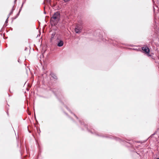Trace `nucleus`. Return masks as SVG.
Here are the masks:
<instances>
[{
  "instance_id": "obj_2",
  "label": "nucleus",
  "mask_w": 159,
  "mask_h": 159,
  "mask_svg": "<svg viewBox=\"0 0 159 159\" xmlns=\"http://www.w3.org/2000/svg\"><path fill=\"white\" fill-rule=\"evenodd\" d=\"M142 50L144 51L149 57L150 56L149 55L150 50L147 47H143L142 48Z\"/></svg>"
},
{
  "instance_id": "obj_12",
  "label": "nucleus",
  "mask_w": 159,
  "mask_h": 159,
  "mask_svg": "<svg viewBox=\"0 0 159 159\" xmlns=\"http://www.w3.org/2000/svg\"><path fill=\"white\" fill-rule=\"evenodd\" d=\"M65 2H67L70 0H63Z\"/></svg>"
},
{
  "instance_id": "obj_4",
  "label": "nucleus",
  "mask_w": 159,
  "mask_h": 159,
  "mask_svg": "<svg viewBox=\"0 0 159 159\" xmlns=\"http://www.w3.org/2000/svg\"><path fill=\"white\" fill-rule=\"evenodd\" d=\"M64 43L63 41L61 40H59L57 41V46L59 47H61L63 45Z\"/></svg>"
},
{
  "instance_id": "obj_16",
  "label": "nucleus",
  "mask_w": 159,
  "mask_h": 159,
  "mask_svg": "<svg viewBox=\"0 0 159 159\" xmlns=\"http://www.w3.org/2000/svg\"><path fill=\"white\" fill-rule=\"evenodd\" d=\"M90 132L92 133H93V132L92 131H91Z\"/></svg>"
},
{
  "instance_id": "obj_18",
  "label": "nucleus",
  "mask_w": 159,
  "mask_h": 159,
  "mask_svg": "<svg viewBox=\"0 0 159 159\" xmlns=\"http://www.w3.org/2000/svg\"><path fill=\"white\" fill-rule=\"evenodd\" d=\"M44 13L45 14H46V12H44Z\"/></svg>"
},
{
  "instance_id": "obj_10",
  "label": "nucleus",
  "mask_w": 159,
  "mask_h": 159,
  "mask_svg": "<svg viewBox=\"0 0 159 159\" xmlns=\"http://www.w3.org/2000/svg\"><path fill=\"white\" fill-rule=\"evenodd\" d=\"M20 13V12H18V13L16 15V18H15V19L16 18L19 16Z\"/></svg>"
},
{
  "instance_id": "obj_17",
  "label": "nucleus",
  "mask_w": 159,
  "mask_h": 159,
  "mask_svg": "<svg viewBox=\"0 0 159 159\" xmlns=\"http://www.w3.org/2000/svg\"><path fill=\"white\" fill-rule=\"evenodd\" d=\"M18 62H19V61H19V60H18Z\"/></svg>"
},
{
  "instance_id": "obj_9",
  "label": "nucleus",
  "mask_w": 159,
  "mask_h": 159,
  "mask_svg": "<svg viewBox=\"0 0 159 159\" xmlns=\"http://www.w3.org/2000/svg\"><path fill=\"white\" fill-rule=\"evenodd\" d=\"M24 3V2H23V3H22V6H21V7H20V10H19V12H20V11H21V10L22 7V6H23V5Z\"/></svg>"
},
{
  "instance_id": "obj_14",
  "label": "nucleus",
  "mask_w": 159,
  "mask_h": 159,
  "mask_svg": "<svg viewBox=\"0 0 159 159\" xmlns=\"http://www.w3.org/2000/svg\"><path fill=\"white\" fill-rule=\"evenodd\" d=\"M79 23L80 24H82V22L81 21H79Z\"/></svg>"
},
{
  "instance_id": "obj_3",
  "label": "nucleus",
  "mask_w": 159,
  "mask_h": 159,
  "mask_svg": "<svg viewBox=\"0 0 159 159\" xmlns=\"http://www.w3.org/2000/svg\"><path fill=\"white\" fill-rule=\"evenodd\" d=\"M82 27L81 26H79L78 25L76 26L75 31L76 33L79 34L81 32Z\"/></svg>"
},
{
  "instance_id": "obj_6",
  "label": "nucleus",
  "mask_w": 159,
  "mask_h": 159,
  "mask_svg": "<svg viewBox=\"0 0 159 159\" xmlns=\"http://www.w3.org/2000/svg\"><path fill=\"white\" fill-rule=\"evenodd\" d=\"M51 76L54 79H57V77L54 74H51Z\"/></svg>"
},
{
  "instance_id": "obj_13",
  "label": "nucleus",
  "mask_w": 159,
  "mask_h": 159,
  "mask_svg": "<svg viewBox=\"0 0 159 159\" xmlns=\"http://www.w3.org/2000/svg\"><path fill=\"white\" fill-rule=\"evenodd\" d=\"M48 2H50L51 0H46Z\"/></svg>"
},
{
  "instance_id": "obj_11",
  "label": "nucleus",
  "mask_w": 159,
  "mask_h": 159,
  "mask_svg": "<svg viewBox=\"0 0 159 159\" xmlns=\"http://www.w3.org/2000/svg\"><path fill=\"white\" fill-rule=\"evenodd\" d=\"M9 16H8L7 18V20H6L5 23H7L8 22V19L9 18Z\"/></svg>"
},
{
  "instance_id": "obj_7",
  "label": "nucleus",
  "mask_w": 159,
  "mask_h": 159,
  "mask_svg": "<svg viewBox=\"0 0 159 159\" xmlns=\"http://www.w3.org/2000/svg\"><path fill=\"white\" fill-rule=\"evenodd\" d=\"M13 8L12 9L11 12L8 15V16L9 17L12 14L14 9H13Z\"/></svg>"
},
{
  "instance_id": "obj_5",
  "label": "nucleus",
  "mask_w": 159,
  "mask_h": 159,
  "mask_svg": "<svg viewBox=\"0 0 159 159\" xmlns=\"http://www.w3.org/2000/svg\"><path fill=\"white\" fill-rule=\"evenodd\" d=\"M108 138H113L115 140H116L119 141L120 142L121 141V140L119 138H117V137H114L111 136L110 137H108Z\"/></svg>"
},
{
  "instance_id": "obj_8",
  "label": "nucleus",
  "mask_w": 159,
  "mask_h": 159,
  "mask_svg": "<svg viewBox=\"0 0 159 159\" xmlns=\"http://www.w3.org/2000/svg\"><path fill=\"white\" fill-rule=\"evenodd\" d=\"M55 35V34L53 33L52 34L51 39H53Z\"/></svg>"
},
{
  "instance_id": "obj_15",
  "label": "nucleus",
  "mask_w": 159,
  "mask_h": 159,
  "mask_svg": "<svg viewBox=\"0 0 159 159\" xmlns=\"http://www.w3.org/2000/svg\"><path fill=\"white\" fill-rule=\"evenodd\" d=\"M74 116H75V117H76L77 119H78V117H77V116H75L74 114Z\"/></svg>"
},
{
  "instance_id": "obj_1",
  "label": "nucleus",
  "mask_w": 159,
  "mask_h": 159,
  "mask_svg": "<svg viewBox=\"0 0 159 159\" xmlns=\"http://www.w3.org/2000/svg\"><path fill=\"white\" fill-rule=\"evenodd\" d=\"M60 13L58 11L55 13L51 18V22L52 24L55 25L57 24L60 20Z\"/></svg>"
}]
</instances>
